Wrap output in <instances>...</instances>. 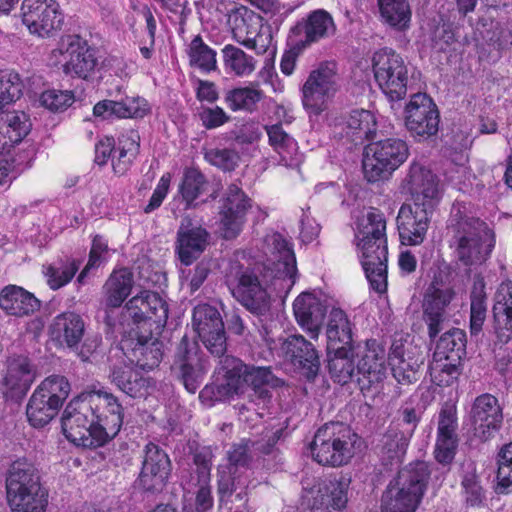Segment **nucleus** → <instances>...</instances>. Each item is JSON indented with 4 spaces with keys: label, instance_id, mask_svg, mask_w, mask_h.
<instances>
[{
    "label": "nucleus",
    "instance_id": "obj_1",
    "mask_svg": "<svg viewBox=\"0 0 512 512\" xmlns=\"http://www.w3.org/2000/svg\"><path fill=\"white\" fill-rule=\"evenodd\" d=\"M62 430L77 446L99 447L113 439L123 424V407L118 398L104 390L73 398L63 411Z\"/></svg>",
    "mask_w": 512,
    "mask_h": 512
},
{
    "label": "nucleus",
    "instance_id": "obj_2",
    "mask_svg": "<svg viewBox=\"0 0 512 512\" xmlns=\"http://www.w3.org/2000/svg\"><path fill=\"white\" fill-rule=\"evenodd\" d=\"M457 259L465 266L486 262L495 246V234L486 222L471 215L466 206L455 204L447 226Z\"/></svg>",
    "mask_w": 512,
    "mask_h": 512
},
{
    "label": "nucleus",
    "instance_id": "obj_3",
    "mask_svg": "<svg viewBox=\"0 0 512 512\" xmlns=\"http://www.w3.org/2000/svg\"><path fill=\"white\" fill-rule=\"evenodd\" d=\"M225 373L228 394L246 395L247 404L243 409L253 408L262 416L272 402V391L284 385V381L274 375L270 367L243 363L240 359L226 357Z\"/></svg>",
    "mask_w": 512,
    "mask_h": 512
},
{
    "label": "nucleus",
    "instance_id": "obj_4",
    "mask_svg": "<svg viewBox=\"0 0 512 512\" xmlns=\"http://www.w3.org/2000/svg\"><path fill=\"white\" fill-rule=\"evenodd\" d=\"M5 489L10 512H46L48 490L42 484L39 470L27 458L10 464Z\"/></svg>",
    "mask_w": 512,
    "mask_h": 512
},
{
    "label": "nucleus",
    "instance_id": "obj_5",
    "mask_svg": "<svg viewBox=\"0 0 512 512\" xmlns=\"http://www.w3.org/2000/svg\"><path fill=\"white\" fill-rule=\"evenodd\" d=\"M428 465L423 461L409 464L398 472L381 498V512H415L429 479Z\"/></svg>",
    "mask_w": 512,
    "mask_h": 512
},
{
    "label": "nucleus",
    "instance_id": "obj_6",
    "mask_svg": "<svg viewBox=\"0 0 512 512\" xmlns=\"http://www.w3.org/2000/svg\"><path fill=\"white\" fill-rule=\"evenodd\" d=\"M225 283L232 296L252 314L262 316L270 310L269 280L259 266L250 268L233 262L225 274Z\"/></svg>",
    "mask_w": 512,
    "mask_h": 512
},
{
    "label": "nucleus",
    "instance_id": "obj_7",
    "mask_svg": "<svg viewBox=\"0 0 512 512\" xmlns=\"http://www.w3.org/2000/svg\"><path fill=\"white\" fill-rule=\"evenodd\" d=\"M358 436L341 422L321 426L310 444L312 458L324 466L339 467L347 464L354 455Z\"/></svg>",
    "mask_w": 512,
    "mask_h": 512
},
{
    "label": "nucleus",
    "instance_id": "obj_8",
    "mask_svg": "<svg viewBox=\"0 0 512 512\" xmlns=\"http://www.w3.org/2000/svg\"><path fill=\"white\" fill-rule=\"evenodd\" d=\"M405 141L388 138L368 144L364 150L363 172L368 182L387 179L408 158Z\"/></svg>",
    "mask_w": 512,
    "mask_h": 512
},
{
    "label": "nucleus",
    "instance_id": "obj_9",
    "mask_svg": "<svg viewBox=\"0 0 512 512\" xmlns=\"http://www.w3.org/2000/svg\"><path fill=\"white\" fill-rule=\"evenodd\" d=\"M456 297L450 276L440 269L433 272L430 283L423 295V321L428 335L434 339L442 330L447 319V309Z\"/></svg>",
    "mask_w": 512,
    "mask_h": 512
},
{
    "label": "nucleus",
    "instance_id": "obj_10",
    "mask_svg": "<svg viewBox=\"0 0 512 512\" xmlns=\"http://www.w3.org/2000/svg\"><path fill=\"white\" fill-rule=\"evenodd\" d=\"M372 68L379 88L391 101L406 96L408 66L399 54L390 48L376 51L372 57Z\"/></svg>",
    "mask_w": 512,
    "mask_h": 512
},
{
    "label": "nucleus",
    "instance_id": "obj_11",
    "mask_svg": "<svg viewBox=\"0 0 512 512\" xmlns=\"http://www.w3.org/2000/svg\"><path fill=\"white\" fill-rule=\"evenodd\" d=\"M338 90V76L336 64L326 62L313 70L302 88V102L304 108L311 114L319 115L325 108L327 101Z\"/></svg>",
    "mask_w": 512,
    "mask_h": 512
},
{
    "label": "nucleus",
    "instance_id": "obj_12",
    "mask_svg": "<svg viewBox=\"0 0 512 512\" xmlns=\"http://www.w3.org/2000/svg\"><path fill=\"white\" fill-rule=\"evenodd\" d=\"M209 368L198 344L183 336L175 352L173 371L189 393H195Z\"/></svg>",
    "mask_w": 512,
    "mask_h": 512
},
{
    "label": "nucleus",
    "instance_id": "obj_13",
    "mask_svg": "<svg viewBox=\"0 0 512 512\" xmlns=\"http://www.w3.org/2000/svg\"><path fill=\"white\" fill-rule=\"evenodd\" d=\"M440 116L436 104L425 93L411 96L405 107V127L412 137L425 140L437 134Z\"/></svg>",
    "mask_w": 512,
    "mask_h": 512
},
{
    "label": "nucleus",
    "instance_id": "obj_14",
    "mask_svg": "<svg viewBox=\"0 0 512 512\" xmlns=\"http://www.w3.org/2000/svg\"><path fill=\"white\" fill-rule=\"evenodd\" d=\"M127 317L137 325L136 330H151L164 327L168 319V304L153 291L143 290L125 305Z\"/></svg>",
    "mask_w": 512,
    "mask_h": 512
},
{
    "label": "nucleus",
    "instance_id": "obj_15",
    "mask_svg": "<svg viewBox=\"0 0 512 512\" xmlns=\"http://www.w3.org/2000/svg\"><path fill=\"white\" fill-rule=\"evenodd\" d=\"M21 15L30 33L40 37H49L59 30L64 20L55 0H24Z\"/></svg>",
    "mask_w": 512,
    "mask_h": 512
},
{
    "label": "nucleus",
    "instance_id": "obj_16",
    "mask_svg": "<svg viewBox=\"0 0 512 512\" xmlns=\"http://www.w3.org/2000/svg\"><path fill=\"white\" fill-rule=\"evenodd\" d=\"M132 330L128 338L122 339L120 348L127 359L143 370L157 367L163 357V343L149 332Z\"/></svg>",
    "mask_w": 512,
    "mask_h": 512
},
{
    "label": "nucleus",
    "instance_id": "obj_17",
    "mask_svg": "<svg viewBox=\"0 0 512 512\" xmlns=\"http://www.w3.org/2000/svg\"><path fill=\"white\" fill-rule=\"evenodd\" d=\"M361 250V264L370 287L379 294L387 291V238L377 241L365 240L358 242Z\"/></svg>",
    "mask_w": 512,
    "mask_h": 512
},
{
    "label": "nucleus",
    "instance_id": "obj_18",
    "mask_svg": "<svg viewBox=\"0 0 512 512\" xmlns=\"http://www.w3.org/2000/svg\"><path fill=\"white\" fill-rule=\"evenodd\" d=\"M413 203L434 210L442 193V186L436 174L419 163H412L404 179Z\"/></svg>",
    "mask_w": 512,
    "mask_h": 512
},
{
    "label": "nucleus",
    "instance_id": "obj_19",
    "mask_svg": "<svg viewBox=\"0 0 512 512\" xmlns=\"http://www.w3.org/2000/svg\"><path fill=\"white\" fill-rule=\"evenodd\" d=\"M264 251L273 257L271 272H275L274 278L282 281V288L290 289L296 280L297 267L296 258L288 240L278 232L269 233L264 238Z\"/></svg>",
    "mask_w": 512,
    "mask_h": 512
},
{
    "label": "nucleus",
    "instance_id": "obj_20",
    "mask_svg": "<svg viewBox=\"0 0 512 512\" xmlns=\"http://www.w3.org/2000/svg\"><path fill=\"white\" fill-rule=\"evenodd\" d=\"M433 210L418 204H402L396 218L401 244L417 246L424 242Z\"/></svg>",
    "mask_w": 512,
    "mask_h": 512
},
{
    "label": "nucleus",
    "instance_id": "obj_21",
    "mask_svg": "<svg viewBox=\"0 0 512 512\" xmlns=\"http://www.w3.org/2000/svg\"><path fill=\"white\" fill-rule=\"evenodd\" d=\"M250 207V199L242 189L236 184L229 185L220 210V231L223 238L230 240L239 235Z\"/></svg>",
    "mask_w": 512,
    "mask_h": 512
},
{
    "label": "nucleus",
    "instance_id": "obj_22",
    "mask_svg": "<svg viewBox=\"0 0 512 512\" xmlns=\"http://www.w3.org/2000/svg\"><path fill=\"white\" fill-rule=\"evenodd\" d=\"M474 435L481 441H487L501 426L502 409L498 399L489 393L475 398L469 413Z\"/></svg>",
    "mask_w": 512,
    "mask_h": 512
},
{
    "label": "nucleus",
    "instance_id": "obj_23",
    "mask_svg": "<svg viewBox=\"0 0 512 512\" xmlns=\"http://www.w3.org/2000/svg\"><path fill=\"white\" fill-rule=\"evenodd\" d=\"M209 232L185 215L177 230L176 252L183 265H191L205 251L209 243Z\"/></svg>",
    "mask_w": 512,
    "mask_h": 512
},
{
    "label": "nucleus",
    "instance_id": "obj_24",
    "mask_svg": "<svg viewBox=\"0 0 512 512\" xmlns=\"http://www.w3.org/2000/svg\"><path fill=\"white\" fill-rule=\"evenodd\" d=\"M59 51L62 55L68 56V60L63 65L66 75L87 79L98 65L95 52L82 43L78 36L69 35L63 38Z\"/></svg>",
    "mask_w": 512,
    "mask_h": 512
},
{
    "label": "nucleus",
    "instance_id": "obj_25",
    "mask_svg": "<svg viewBox=\"0 0 512 512\" xmlns=\"http://www.w3.org/2000/svg\"><path fill=\"white\" fill-rule=\"evenodd\" d=\"M35 378L36 371L27 357H10L3 379V393L6 400L20 402L27 395Z\"/></svg>",
    "mask_w": 512,
    "mask_h": 512
},
{
    "label": "nucleus",
    "instance_id": "obj_26",
    "mask_svg": "<svg viewBox=\"0 0 512 512\" xmlns=\"http://www.w3.org/2000/svg\"><path fill=\"white\" fill-rule=\"evenodd\" d=\"M170 473L168 455L155 444H148L142 469L138 477L139 485L148 492H159L166 484Z\"/></svg>",
    "mask_w": 512,
    "mask_h": 512
},
{
    "label": "nucleus",
    "instance_id": "obj_27",
    "mask_svg": "<svg viewBox=\"0 0 512 512\" xmlns=\"http://www.w3.org/2000/svg\"><path fill=\"white\" fill-rule=\"evenodd\" d=\"M282 354L298 367L308 379H314L320 369V357L315 346L302 335H290L281 343Z\"/></svg>",
    "mask_w": 512,
    "mask_h": 512
},
{
    "label": "nucleus",
    "instance_id": "obj_28",
    "mask_svg": "<svg viewBox=\"0 0 512 512\" xmlns=\"http://www.w3.org/2000/svg\"><path fill=\"white\" fill-rule=\"evenodd\" d=\"M386 351L376 340L367 341L366 351L357 364L356 379L362 391L369 390L386 376Z\"/></svg>",
    "mask_w": 512,
    "mask_h": 512
},
{
    "label": "nucleus",
    "instance_id": "obj_29",
    "mask_svg": "<svg viewBox=\"0 0 512 512\" xmlns=\"http://www.w3.org/2000/svg\"><path fill=\"white\" fill-rule=\"evenodd\" d=\"M297 323L312 339H317L326 314V307L311 293L300 294L293 303Z\"/></svg>",
    "mask_w": 512,
    "mask_h": 512
},
{
    "label": "nucleus",
    "instance_id": "obj_30",
    "mask_svg": "<svg viewBox=\"0 0 512 512\" xmlns=\"http://www.w3.org/2000/svg\"><path fill=\"white\" fill-rule=\"evenodd\" d=\"M108 378L111 384L131 398H143L149 393L150 379L124 363L113 364Z\"/></svg>",
    "mask_w": 512,
    "mask_h": 512
},
{
    "label": "nucleus",
    "instance_id": "obj_31",
    "mask_svg": "<svg viewBox=\"0 0 512 512\" xmlns=\"http://www.w3.org/2000/svg\"><path fill=\"white\" fill-rule=\"evenodd\" d=\"M327 352L353 349V329L346 313L333 308L328 315L326 326Z\"/></svg>",
    "mask_w": 512,
    "mask_h": 512
},
{
    "label": "nucleus",
    "instance_id": "obj_32",
    "mask_svg": "<svg viewBox=\"0 0 512 512\" xmlns=\"http://www.w3.org/2000/svg\"><path fill=\"white\" fill-rule=\"evenodd\" d=\"M0 307L10 315L22 317L39 310L40 301L24 288L9 285L1 291Z\"/></svg>",
    "mask_w": 512,
    "mask_h": 512
},
{
    "label": "nucleus",
    "instance_id": "obj_33",
    "mask_svg": "<svg viewBox=\"0 0 512 512\" xmlns=\"http://www.w3.org/2000/svg\"><path fill=\"white\" fill-rule=\"evenodd\" d=\"M495 332L501 342L512 338V284H502L496 294L493 306Z\"/></svg>",
    "mask_w": 512,
    "mask_h": 512
},
{
    "label": "nucleus",
    "instance_id": "obj_34",
    "mask_svg": "<svg viewBox=\"0 0 512 512\" xmlns=\"http://www.w3.org/2000/svg\"><path fill=\"white\" fill-rule=\"evenodd\" d=\"M423 363L422 354L405 353L401 347H395L389 355L392 375L400 384H411L417 381L419 369Z\"/></svg>",
    "mask_w": 512,
    "mask_h": 512
},
{
    "label": "nucleus",
    "instance_id": "obj_35",
    "mask_svg": "<svg viewBox=\"0 0 512 512\" xmlns=\"http://www.w3.org/2000/svg\"><path fill=\"white\" fill-rule=\"evenodd\" d=\"M377 123L374 115L364 109L353 110L343 122L344 136L355 145H362L373 138Z\"/></svg>",
    "mask_w": 512,
    "mask_h": 512
},
{
    "label": "nucleus",
    "instance_id": "obj_36",
    "mask_svg": "<svg viewBox=\"0 0 512 512\" xmlns=\"http://www.w3.org/2000/svg\"><path fill=\"white\" fill-rule=\"evenodd\" d=\"M349 485L350 478L345 476H341L339 479L329 480L318 489V494L314 498L312 508H333L335 510L345 508L348 501L347 492Z\"/></svg>",
    "mask_w": 512,
    "mask_h": 512
},
{
    "label": "nucleus",
    "instance_id": "obj_37",
    "mask_svg": "<svg viewBox=\"0 0 512 512\" xmlns=\"http://www.w3.org/2000/svg\"><path fill=\"white\" fill-rule=\"evenodd\" d=\"M84 322L75 313L58 315L51 325L52 335L69 348L77 347L84 335Z\"/></svg>",
    "mask_w": 512,
    "mask_h": 512
},
{
    "label": "nucleus",
    "instance_id": "obj_38",
    "mask_svg": "<svg viewBox=\"0 0 512 512\" xmlns=\"http://www.w3.org/2000/svg\"><path fill=\"white\" fill-rule=\"evenodd\" d=\"M133 283V274L128 269L114 271L103 286L106 305L112 308L120 307L129 296Z\"/></svg>",
    "mask_w": 512,
    "mask_h": 512
},
{
    "label": "nucleus",
    "instance_id": "obj_39",
    "mask_svg": "<svg viewBox=\"0 0 512 512\" xmlns=\"http://www.w3.org/2000/svg\"><path fill=\"white\" fill-rule=\"evenodd\" d=\"M383 23L397 31L409 28L412 10L408 0H378Z\"/></svg>",
    "mask_w": 512,
    "mask_h": 512
},
{
    "label": "nucleus",
    "instance_id": "obj_40",
    "mask_svg": "<svg viewBox=\"0 0 512 512\" xmlns=\"http://www.w3.org/2000/svg\"><path fill=\"white\" fill-rule=\"evenodd\" d=\"M483 277L476 276L470 292V333L480 334L487 314V295Z\"/></svg>",
    "mask_w": 512,
    "mask_h": 512
},
{
    "label": "nucleus",
    "instance_id": "obj_41",
    "mask_svg": "<svg viewBox=\"0 0 512 512\" xmlns=\"http://www.w3.org/2000/svg\"><path fill=\"white\" fill-rule=\"evenodd\" d=\"M264 98L263 91L258 85L236 87L226 91L224 102L232 111H245L252 113L257 109L258 103Z\"/></svg>",
    "mask_w": 512,
    "mask_h": 512
},
{
    "label": "nucleus",
    "instance_id": "obj_42",
    "mask_svg": "<svg viewBox=\"0 0 512 512\" xmlns=\"http://www.w3.org/2000/svg\"><path fill=\"white\" fill-rule=\"evenodd\" d=\"M139 135L130 130L118 138L117 156L112 157L115 174L124 175L139 152Z\"/></svg>",
    "mask_w": 512,
    "mask_h": 512
},
{
    "label": "nucleus",
    "instance_id": "obj_43",
    "mask_svg": "<svg viewBox=\"0 0 512 512\" xmlns=\"http://www.w3.org/2000/svg\"><path fill=\"white\" fill-rule=\"evenodd\" d=\"M466 342L465 332L459 328H453L440 337L433 355L461 363L466 355Z\"/></svg>",
    "mask_w": 512,
    "mask_h": 512
},
{
    "label": "nucleus",
    "instance_id": "obj_44",
    "mask_svg": "<svg viewBox=\"0 0 512 512\" xmlns=\"http://www.w3.org/2000/svg\"><path fill=\"white\" fill-rule=\"evenodd\" d=\"M71 392V385L68 379L62 375H51L46 377L34 390L38 396L45 399L61 409L63 403Z\"/></svg>",
    "mask_w": 512,
    "mask_h": 512
},
{
    "label": "nucleus",
    "instance_id": "obj_45",
    "mask_svg": "<svg viewBox=\"0 0 512 512\" xmlns=\"http://www.w3.org/2000/svg\"><path fill=\"white\" fill-rule=\"evenodd\" d=\"M328 355L329 374L335 382L344 385L356 377L357 366L353 361V349L332 351Z\"/></svg>",
    "mask_w": 512,
    "mask_h": 512
},
{
    "label": "nucleus",
    "instance_id": "obj_46",
    "mask_svg": "<svg viewBox=\"0 0 512 512\" xmlns=\"http://www.w3.org/2000/svg\"><path fill=\"white\" fill-rule=\"evenodd\" d=\"M186 53L191 67L207 73L216 70V51L208 46L200 35H196L191 40L186 49Z\"/></svg>",
    "mask_w": 512,
    "mask_h": 512
},
{
    "label": "nucleus",
    "instance_id": "obj_47",
    "mask_svg": "<svg viewBox=\"0 0 512 512\" xmlns=\"http://www.w3.org/2000/svg\"><path fill=\"white\" fill-rule=\"evenodd\" d=\"M409 437H406L398 426H390L381 440V455L384 461L399 463L406 453L409 444Z\"/></svg>",
    "mask_w": 512,
    "mask_h": 512
},
{
    "label": "nucleus",
    "instance_id": "obj_48",
    "mask_svg": "<svg viewBox=\"0 0 512 512\" xmlns=\"http://www.w3.org/2000/svg\"><path fill=\"white\" fill-rule=\"evenodd\" d=\"M265 129L269 144L286 164H291L298 152L297 142L283 129L281 124L266 126Z\"/></svg>",
    "mask_w": 512,
    "mask_h": 512
},
{
    "label": "nucleus",
    "instance_id": "obj_49",
    "mask_svg": "<svg viewBox=\"0 0 512 512\" xmlns=\"http://www.w3.org/2000/svg\"><path fill=\"white\" fill-rule=\"evenodd\" d=\"M192 325L199 338L212 331H221L224 323L219 311L208 304L198 305L193 310Z\"/></svg>",
    "mask_w": 512,
    "mask_h": 512
},
{
    "label": "nucleus",
    "instance_id": "obj_50",
    "mask_svg": "<svg viewBox=\"0 0 512 512\" xmlns=\"http://www.w3.org/2000/svg\"><path fill=\"white\" fill-rule=\"evenodd\" d=\"M463 365L450 358H439L433 355V360L429 365V371L432 381L438 386H450L458 380L462 373Z\"/></svg>",
    "mask_w": 512,
    "mask_h": 512
},
{
    "label": "nucleus",
    "instance_id": "obj_51",
    "mask_svg": "<svg viewBox=\"0 0 512 512\" xmlns=\"http://www.w3.org/2000/svg\"><path fill=\"white\" fill-rule=\"evenodd\" d=\"M60 409L52 403L45 401L36 393H32L27 407L26 414L29 423L36 428H42L54 419L59 413Z\"/></svg>",
    "mask_w": 512,
    "mask_h": 512
},
{
    "label": "nucleus",
    "instance_id": "obj_52",
    "mask_svg": "<svg viewBox=\"0 0 512 512\" xmlns=\"http://www.w3.org/2000/svg\"><path fill=\"white\" fill-rule=\"evenodd\" d=\"M461 487L465 501L470 506H479L486 500V489L481 483L480 476L476 472L473 463L464 466L461 477Z\"/></svg>",
    "mask_w": 512,
    "mask_h": 512
},
{
    "label": "nucleus",
    "instance_id": "obj_53",
    "mask_svg": "<svg viewBox=\"0 0 512 512\" xmlns=\"http://www.w3.org/2000/svg\"><path fill=\"white\" fill-rule=\"evenodd\" d=\"M335 30L331 15L325 10L313 11L304 24L305 42L312 43L329 36Z\"/></svg>",
    "mask_w": 512,
    "mask_h": 512
},
{
    "label": "nucleus",
    "instance_id": "obj_54",
    "mask_svg": "<svg viewBox=\"0 0 512 512\" xmlns=\"http://www.w3.org/2000/svg\"><path fill=\"white\" fill-rule=\"evenodd\" d=\"M222 53L225 69L237 76H248L256 68L254 58L236 46L226 45Z\"/></svg>",
    "mask_w": 512,
    "mask_h": 512
},
{
    "label": "nucleus",
    "instance_id": "obj_55",
    "mask_svg": "<svg viewBox=\"0 0 512 512\" xmlns=\"http://www.w3.org/2000/svg\"><path fill=\"white\" fill-rule=\"evenodd\" d=\"M380 237L386 238V221L384 215L373 208L359 222L356 238L358 242H364L377 241Z\"/></svg>",
    "mask_w": 512,
    "mask_h": 512
},
{
    "label": "nucleus",
    "instance_id": "obj_56",
    "mask_svg": "<svg viewBox=\"0 0 512 512\" xmlns=\"http://www.w3.org/2000/svg\"><path fill=\"white\" fill-rule=\"evenodd\" d=\"M206 186L207 180L198 169L188 168L185 170L179 190L186 202V208L191 207L193 201L206 190Z\"/></svg>",
    "mask_w": 512,
    "mask_h": 512
},
{
    "label": "nucleus",
    "instance_id": "obj_57",
    "mask_svg": "<svg viewBox=\"0 0 512 512\" xmlns=\"http://www.w3.org/2000/svg\"><path fill=\"white\" fill-rule=\"evenodd\" d=\"M0 122L1 129L8 134L9 141L15 144L21 142L31 130V121L28 115L22 111L8 113Z\"/></svg>",
    "mask_w": 512,
    "mask_h": 512
},
{
    "label": "nucleus",
    "instance_id": "obj_58",
    "mask_svg": "<svg viewBox=\"0 0 512 512\" xmlns=\"http://www.w3.org/2000/svg\"><path fill=\"white\" fill-rule=\"evenodd\" d=\"M76 259H66L47 268L46 276L51 289L57 290L69 283L80 267Z\"/></svg>",
    "mask_w": 512,
    "mask_h": 512
},
{
    "label": "nucleus",
    "instance_id": "obj_59",
    "mask_svg": "<svg viewBox=\"0 0 512 512\" xmlns=\"http://www.w3.org/2000/svg\"><path fill=\"white\" fill-rule=\"evenodd\" d=\"M235 474V471L230 470H222L219 472L217 494L221 506L226 504L234 493H236V498L240 500L246 495L244 491L246 488L245 483H242L240 478L236 477Z\"/></svg>",
    "mask_w": 512,
    "mask_h": 512
},
{
    "label": "nucleus",
    "instance_id": "obj_60",
    "mask_svg": "<svg viewBox=\"0 0 512 512\" xmlns=\"http://www.w3.org/2000/svg\"><path fill=\"white\" fill-rule=\"evenodd\" d=\"M23 91V83L14 71L0 72V109L18 100Z\"/></svg>",
    "mask_w": 512,
    "mask_h": 512
},
{
    "label": "nucleus",
    "instance_id": "obj_61",
    "mask_svg": "<svg viewBox=\"0 0 512 512\" xmlns=\"http://www.w3.org/2000/svg\"><path fill=\"white\" fill-rule=\"evenodd\" d=\"M74 94L69 90H46L40 95V104L53 112H61L74 102Z\"/></svg>",
    "mask_w": 512,
    "mask_h": 512
},
{
    "label": "nucleus",
    "instance_id": "obj_62",
    "mask_svg": "<svg viewBox=\"0 0 512 512\" xmlns=\"http://www.w3.org/2000/svg\"><path fill=\"white\" fill-rule=\"evenodd\" d=\"M251 442L249 440H241L239 443L233 444L227 452L230 471H237L238 468H247L252 460Z\"/></svg>",
    "mask_w": 512,
    "mask_h": 512
},
{
    "label": "nucleus",
    "instance_id": "obj_63",
    "mask_svg": "<svg viewBox=\"0 0 512 512\" xmlns=\"http://www.w3.org/2000/svg\"><path fill=\"white\" fill-rule=\"evenodd\" d=\"M458 427L457 423V409L454 404L446 402L439 413L438 420V436H451L457 437L456 429Z\"/></svg>",
    "mask_w": 512,
    "mask_h": 512
},
{
    "label": "nucleus",
    "instance_id": "obj_64",
    "mask_svg": "<svg viewBox=\"0 0 512 512\" xmlns=\"http://www.w3.org/2000/svg\"><path fill=\"white\" fill-rule=\"evenodd\" d=\"M205 159L222 170L232 171L238 164L239 155L230 149H210L205 153Z\"/></svg>",
    "mask_w": 512,
    "mask_h": 512
}]
</instances>
